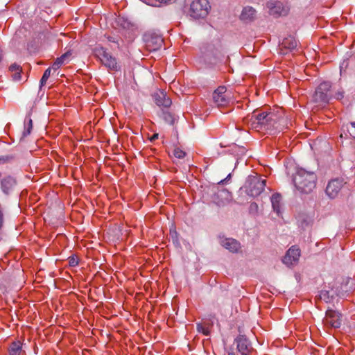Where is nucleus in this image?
<instances>
[{
	"instance_id": "nucleus-1",
	"label": "nucleus",
	"mask_w": 355,
	"mask_h": 355,
	"mask_svg": "<svg viewBox=\"0 0 355 355\" xmlns=\"http://www.w3.org/2000/svg\"><path fill=\"white\" fill-rule=\"evenodd\" d=\"M293 180L295 187L300 193H310L316 187L317 176L313 172L299 168Z\"/></svg>"
},
{
	"instance_id": "nucleus-2",
	"label": "nucleus",
	"mask_w": 355,
	"mask_h": 355,
	"mask_svg": "<svg viewBox=\"0 0 355 355\" xmlns=\"http://www.w3.org/2000/svg\"><path fill=\"white\" fill-rule=\"evenodd\" d=\"M94 55L100 60L110 71H119L120 66L119 65L115 57L112 56L107 50L101 46H97L94 49Z\"/></svg>"
},
{
	"instance_id": "nucleus-3",
	"label": "nucleus",
	"mask_w": 355,
	"mask_h": 355,
	"mask_svg": "<svg viewBox=\"0 0 355 355\" xmlns=\"http://www.w3.org/2000/svg\"><path fill=\"white\" fill-rule=\"evenodd\" d=\"M266 184V179H262L258 175H250L248 178L243 187L248 196L257 197L263 192Z\"/></svg>"
},
{
	"instance_id": "nucleus-4",
	"label": "nucleus",
	"mask_w": 355,
	"mask_h": 355,
	"mask_svg": "<svg viewBox=\"0 0 355 355\" xmlns=\"http://www.w3.org/2000/svg\"><path fill=\"white\" fill-rule=\"evenodd\" d=\"M211 8L208 0H193L189 8V15L193 19L205 18Z\"/></svg>"
},
{
	"instance_id": "nucleus-5",
	"label": "nucleus",
	"mask_w": 355,
	"mask_h": 355,
	"mask_svg": "<svg viewBox=\"0 0 355 355\" xmlns=\"http://www.w3.org/2000/svg\"><path fill=\"white\" fill-rule=\"evenodd\" d=\"M268 112H254L250 119H246V123L251 129L255 130L257 132L266 130V117Z\"/></svg>"
},
{
	"instance_id": "nucleus-6",
	"label": "nucleus",
	"mask_w": 355,
	"mask_h": 355,
	"mask_svg": "<svg viewBox=\"0 0 355 355\" xmlns=\"http://www.w3.org/2000/svg\"><path fill=\"white\" fill-rule=\"evenodd\" d=\"M331 84L329 82H323L316 88L313 96V101L320 105H324L329 102Z\"/></svg>"
},
{
	"instance_id": "nucleus-7",
	"label": "nucleus",
	"mask_w": 355,
	"mask_h": 355,
	"mask_svg": "<svg viewBox=\"0 0 355 355\" xmlns=\"http://www.w3.org/2000/svg\"><path fill=\"white\" fill-rule=\"evenodd\" d=\"M345 184L346 182L343 178H337L332 179L328 182L325 193L330 198L334 199L338 197Z\"/></svg>"
},
{
	"instance_id": "nucleus-8",
	"label": "nucleus",
	"mask_w": 355,
	"mask_h": 355,
	"mask_svg": "<svg viewBox=\"0 0 355 355\" xmlns=\"http://www.w3.org/2000/svg\"><path fill=\"white\" fill-rule=\"evenodd\" d=\"M323 323L327 327L339 328L342 323V315L336 311L328 309L326 311Z\"/></svg>"
},
{
	"instance_id": "nucleus-9",
	"label": "nucleus",
	"mask_w": 355,
	"mask_h": 355,
	"mask_svg": "<svg viewBox=\"0 0 355 355\" xmlns=\"http://www.w3.org/2000/svg\"><path fill=\"white\" fill-rule=\"evenodd\" d=\"M236 349L241 355H251L254 352L251 342L244 335H239L234 340Z\"/></svg>"
},
{
	"instance_id": "nucleus-10",
	"label": "nucleus",
	"mask_w": 355,
	"mask_h": 355,
	"mask_svg": "<svg viewBox=\"0 0 355 355\" xmlns=\"http://www.w3.org/2000/svg\"><path fill=\"white\" fill-rule=\"evenodd\" d=\"M226 92L227 89L224 86L218 87L214 92L213 100L218 107H225L230 103V99L229 96L226 94Z\"/></svg>"
},
{
	"instance_id": "nucleus-11",
	"label": "nucleus",
	"mask_w": 355,
	"mask_h": 355,
	"mask_svg": "<svg viewBox=\"0 0 355 355\" xmlns=\"http://www.w3.org/2000/svg\"><path fill=\"white\" fill-rule=\"evenodd\" d=\"M266 6L269 10V15L274 17L286 15L288 12V8L280 1H269L266 3Z\"/></svg>"
},
{
	"instance_id": "nucleus-12",
	"label": "nucleus",
	"mask_w": 355,
	"mask_h": 355,
	"mask_svg": "<svg viewBox=\"0 0 355 355\" xmlns=\"http://www.w3.org/2000/svg\"><path fill=\"white\" fill-rule=\"evenodd\" d=\"M145 42L146 49L149 51H155L162 46L164 40L161 35L151 34L146 35Z\"/></svg>"
},
{
	"instance_id": "nucleus-13",
	"label": "nucleus",
	"mask_w": 355,
	"mask_h": 355,
	"mask_svg": "<svg viewBox=\"0 0 355 355\" xmlns=\"http://www.w3.org/2000/svg\"><path fill=\"white\" fill-rule=\"evenodd\" d=\"M300 256V249L293 245L288 250L286 255L284 257L283 262L288 266L293 265L297 262Z\"/></svg>"
},
{
	"instance_id": "nucleus-14",
	"label": "nucleus",
	"mask_w": 355,
	"mask_h": 355,
	"mask_svg": "<svg viewBox=\"0 0 355 355\" xmlns=\"http://www.w3.org/2000/svg\"><path fill=\"white\" fill-rule=\"evenodd\" d=\"M281 121V117L277 116L275 112H268L266 122V130H272L273 129H277L278 123H280Z\"/></svg>"
},
{
	"instance_id": "nucleus-15",
	"label": "nucleus",
	"mask_w": 355,
	"mask_h": 355,
	"mask_svg": "<svg viewBox=\"0 0 355 355\" xmlns=\"http://www.w3.org/2000/svg\"><path fill=\"white\" fill-rule=\"evenodd\" d=\"M155 103L159 107H164L168 108L171 106L172 101L170 98L166 96V94L163 92H159L154 95Z\"/></svg>"
},
{
	"instance_id": "nucleus-16",
	"label": "nucleus",
	"mask_w": 355,
	"mask_h": 355,
	"mask_svg": "<svg viewBox=\"0 0 355 355\" xmlns=\"http://www.w3.org/2000/svg\"><path fill=\"white\" fill-rule=\"evenodd\" d=\"M16 180L11 176L4 178L1 182V189L5 193H9L16 186Z\"/></svg>"
},
{
	"instance_id": "nucleus-17",
	"label": "nucleus",
	"mask_w": 355,
	"mask_h": 355,
	"mask_svg": "<svg viewBox=\"0 0 355 355\" xmlns=\"http://www.w3.org/2000/svg\"><path fill=\"white\" fill-rule=\"evenodd\" d=\"M221 245L232 252H236L240 249V243L231 238L223 239Z\"/></svg>"
},
{
	"instance_id": "nucleus-18",
	"label": "nucleus",
	"mask_w": 355,
	"mask_h": 355,
	"mask_svg": "<svg viewBox=\"0 0 355 355\" xmlns=\"http://www.w3.org/2000/svg\"><path fill=\"white\" fill-rule=\"evenodd\" d=\"M72 53L70 51H67L60 57L57 58L52 64V69L54 71L58 70L62 65L68 62L71 57Z\"/></svg>"
},
{
	"instance_id": "nucleus-19",
	"label": "nucleus",
	"mask_w": 355,
	"mask_h": 355,
	"mask_svg": "<svg viewBox=\"0 0 355 355\" xmlns=\"http://www.w3.org/2000/svg\"><path fill=\"white\" fill-rule=\"evenodd\" d=\"M256 17V10L252 7H245L241 14V19L243 21H252Z\"/></svg>"
},
{
	"instance_id": "nucleus-20",
	"label": "nucleus",
	"mask_w": 355,
	"mask_h": 355,
	"mask_svg": "<svg viewBox=\"0 0 355 355\" xmlns=\"http://www.w3.org/2000/svg\"><path fill=\"white\" fill-rule=\"evenodd\" d=\"M271 203L273 210L279 214L280 213L282 196L279 193H274L271 196Z\"/></svg>"
},
{
	"instance_id": "nucleus-21",
	"label": "nucleus",
	"mask_w": 355,
	"mask_h": 355,
	"mask_svg": "<svg viewBox=\"0 0 355 355\" xmlns=\"http://www.w3.org/2000/svg\"><path fill=\"white\" fill-rule=\"evenodd\" d=\"M10 71L12 73V77L14 80L19 81L21 79V68L19 65L17 64H12L10 67Z\"/></svg>"
},
{
	"instance_id": "nucleus-22",
	"label": "nucleus",
	"mask_w": 355,
	"mask_h": 355,
	"mask_svg": "<svg viewBox=\"0 0 355 355\" xmlns=\"http://www.w3.org/2000/svg\"><path fill=\"white\" fill-rule=\"evenodd\" d=\"M21 352V344L19 341L13 342L9 347L10 355H20Z\"/></svg>"
},
{
	"instance_id": "nucleus-23",
	"label": "nucleus",
	"mask_w": 355,
	"mask_h": 355,
	"mask_svg": "<svg viewBox=\"0 0 355 355\" xmlns=\"http://www.w3.org/2000/svg\"><path fill=\"white\" fill-rule=\"evenodd\" d=\"M161 116L164 121L170 125H173L175 121L174 115L167 110H162Z\"/></svg>"
},
{
	"instance_id": "nucleus-24",
	"label": "nucleus",
	"mask_w": 355,
	"mask_h": 355,
	"mask_svg": "<svg viewBox=\"0 0 355 355\" xmlns=\"http://www.w3.org/2000/svg\"><path fill=\"white\" fill-rule=\"evenodd\" d=\"M282 45L287 49H293L297 46V42L293 37L285 38Z\"/></svg>"
},
{
	"instance_id": "nucleus-25",
	"label": "nucleus",
	"mask_w": 355,
	"mask_h": 355,
	"mask_svg": "<svg viewBox=\"0 0 355 355\" xmlns=\"http://www.w3.org/2000/svg\"><path fill=\"white\" fill-rule=\"evenodd\" d=\"M197 330L198 332L202 333L205 336H208L210 333L209 327L203 324H198Z\"/></svg>"
},
{
	"instance_id": "nucleus-26",
	"label": "nucleus",
	"mask_w": 355,
	"mask_h": 355,
	"mask_svg": "<svg viewBox=\"0 0 355 355\" xmlns=\"http://www.w3.org/2000/svg\"><path fill=\"white\" fill-rule=\"evenodd\" d=\"M51 69L52 67H49L48 69H46L40 80V87H42L44 86L48 78H49L50 75H51Z\"/></svg>"
},
{
	"instance_id": "nucleus-27",
	"label": "nucleus",
	"mask_w": 355,
	"mask_h": 355,
	"mask_svg": "<svg viewBox=\"0 0 355 355\" xmlns=\"http://www.w3.org/2000/svg\"><path fill=\"white\" fill-rule=\"evenodd\" d=\"M173 155L178 159H182L186 156V153L179 147H175L173 150Z\"/></svg>"
},
{
	"instance_id": "nucleus-28",
	"label": "nucleus",
	"mask_w": 355,
	"mask_h": 355,
	"mask_svg": "<svg viewBox=\"0 0 355 355\" xmlns=\"http://www.w3.org/2000/svg\"><path fill=\"white\" fill-rule=\"evenodd\" d=\"M68 262L71 267H75L78 265L79 260L76 256L72 255L69 257Z\"/></svg>"
},
{
	"instance_id": "nucleus-29",
	"label": "nucleus",
	"mask_w": 355,
	"mask_h": 355,
	"mask_svg": "<svg viewBox=\"0 0 355 355\" xmlns=\"http://www.w3.org/2000/svg\"><path fill=\"white\" fill-rule=\"evenodd\" d=\"M350 125L352 130H349V134L351 135V136L355 138V122H352Z\"/></svg>"
},
{
	"instance_id": "nucleus-30",
	"label": "nucleus",
	"mask_w": 355,
	"mask_h": 355,
	"mask_svg": "<svg viewBox=\"0 0 355 355\" xmlns=\"http://www.w3.org/2000/svg\"><path fill=\"white\" fill-rule=\"evenodd\" d=\"M4 216L2 211L0 209V229L3 227Z\"/></svg>"
},
{
	"instance_id": "nucleus-31",
	"label": "nucleus",
	"mask_w": 355,
	"mask_h": 355,
	"mask_svg": "<svg viewBox=\"0 0 355 355\" xmlns=\"http://www.w3.org/2000/svg\"><path fill=\"white\" fill-rule=\"evenodd\" d=\"M32 128H33V122H32L31 119H29L28 128H27V133L28 134L31 133V130Z\"/></svg>"
},
{
	"instance_id": "nucleus-32",
	"label": "nucleus",
	"mask_w": 355,
	"mask_h": 355,
	"mask_svg": "<svg viewBox=\"0 0 355 355\" xmlns=\"http://www.w3.org/2000/svg\"><path fill=\"white\" fill-rule=\"evenodd\" d=\"M327 294H328L327 291H321V293L320 294V299H322L323 297H325L326 295H327Z\"/></svg>"
},
{
	"instance_id": "nucleus-33",
	"label": "nucleus",
	"mask_w": 355,
	"mask_h": 355,
	"mask_svg": "<svg viewBox=\"0 0 355 355\" xmlns=\"http://www.w3.org/2000/svg\"><path fill=\"white\" fill-rule=\"evenodd\" d=\"M337 98H342L344 96L343 92H338L337 94Z\"/></svg>"
},
{
	"instance_id": "nucleus-34",
	"label": "nucleus",
	"mask_w": 355,
	"mask_h": 355,
	"mask_svg": "<svg viewBox=\"0 0 355 355\" xmlns=\"http://www.w3.org/2000/svg\"><path fill=\"white\" fill-rule=\"evenodd\" d=\"M107 40L109 42H116V41L114 40V38L112 37H110V36L107 37Z\"/></svg>"
},
{
	"instance_id": "nucleus-35",
	"label": "nucleus",
	"mask_w": 355,
	"mask_h": 355,
	"mask_svg": "<svg viewBox=\"0 0 355 355\" xmlns=\"http://www.w3.org/2000/svg\"><path fill=\"white\" fill-rule=\"evenodd\" d=\"M157 138H158V134H154V135H153V137H151L150 140H151V141H153V140H155V139H157Z\"/></svg>"
},
{
	"instance_id": "nucleus-36",
	"label": "nucleus",
	"mask_w": 355,
	"mask_h": 355,
	"mask_svg": "<svg viewBox=\"0 0 355 355\" xmlns=\"http://www.w3.org/2000/svg\"><path fill=\"white\" fill-rule=\"evenodd\" d=\"M228 355H235V354H234V353L231 352V353H229Z\"/></svg>"
}]
</instances>
